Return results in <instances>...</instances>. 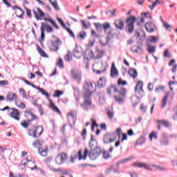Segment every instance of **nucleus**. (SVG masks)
<instances>
[{
	"mask_svg": "<svg viewBox=\"0 0 177 177\" xmlns=\"http://www.w3.org/2000/svg\"><path fill=\"white\" fill-rule=\"evenodd\" d=\"M93 89V84L90 81H86L84 84L83 92L84 93V104H82L84 110L86 109V106H91L92 104V101L91 100V96L92 95V91Z\"/></svg>",
	"mask_w": 177,
	"mask_h": 177,
	"instance_id": "obj_1",
	"label": "nucleus"
},
{
	"mask_svg": "<svg viewBox=\"0 0 177 177\" xmlns=\"http://www.w3.org/2000/svg\"><path fill=\"white\" fill-rule=\"evenodd\" d=\"M138 21V19L135 16H130L126 19V27L125 30L128 34H132L135 30V23Z\"/></svg>",
	"mask_w": 177,
	"mask_h": 177,
	"instance_id": "obj_2",
	"label": "nucleus"
},
{
	"mask_svg": "<svg viewBox=\"0 0 177 177\" xmlns=\"http://www.w3.org/2000/svg\"><path fill=\"white\" fill-rule=\"evenodd\" d=\"M134 167H137L138 168H145V169H147V171H153V168H156V169H159V171H167V169L165 167H163L162 166L160 165H150V164H146L145 162H134L133 163Z\"/></svg>",
	"mask_w": 177,
	"mask_h": 177,
	"instance_id": "obj_3",
	"label": "nucleus"
},
{
	"mask_svg": "<svg viewBox=\"0 0 177 177\" xmlns=\"http://www.w3.org/2000/svg\"><path fill=\"white\" fill-rule=\"evenodd\" d=\"M88 156V150L86 149L84 150V156H82V151H78V152L75 151L71 156V162L74 163L75 160L78 158L79 160H86V156Z\"/></svg>",
	"mask_w": 177,
	"mask_h": 177,
	"instance_id": "obj_4",
	"label": "nucleus"
},
{
	"mask_svg": "<svg viewBox=\"0 0 177 177\" xmlns=\"http://www.w3.org/2000/svg\"><path fill=\"white\" fill-rule=\"evenodd\" d=\"M1 111H5V110H10V117L11 118H13L16 121L20 120V113H19V111L16 109H12L9 106H6L4 109H1Z\"/></svg>",
	"mask_w": 177,
	"mask_h": 177,
	"instance_id": "obj_5",
	"label": "nucleus"
},
{
	"mask_svg": "<svg viewBox=\"0 0 177 177\" xmlns=\"http://www.w3.org/2000/svg\"><path fill=\"white\" fill-rule=\"evenodd\" d=\"M44 145V141H41L39 140H36L33 143L32 146L34 147H37L38 153L41 157H44V154H45V147H42Z\"/></svg>",
	"mask_w": 177,
	"mask_h": 177,
	"instance_id": "obj_6",
	"label": "nucleus"
},
{
	"mask_svg": "<svg viewBox=\"0 0 177 177\" xmlns=\"http://www.w3.org/2000/svg\"><path fill=\"white\" fill-rule=\"evenodd\" d=\"M117 140V133H107L104 136V143L107 145L109 143H113V142H115Z\"/></svg>",
	"mask_w": 177,
	"mask_h": 177,
	"instance_id": "obj_7",
	"label": "nucleus"
},
{
	"mask_svg": "<svg viewBox=\"0 0 177 177\" xmlns=\"http://www.w3.org/2000/svg\"><path fill=\"white\" fill-rule=\"evenodd\" d=\"M27 164H28L29 168L31 169V171H33V169H38V167H37V166H35V162L31 160V159H29L28 157L22 160L21 165H20V167H23V165H24V167H26L27 165Z\"/></svg>",
	"mask_w": 177,
	"mask_h": 177,
	"instance_id": "obj_8",
	"label": "nucleus"
},
{
	"mask_svg": "<svg viewBox=\"0 0 177 177\" xmlns=\"http://www.w3.org/2000/svg\"><path fill=\"white\" fill-rule=\"evenodd\" d=\"M135 93H138L141 96V97H143L145 96V91L143 90V82L139 80L135 87Z\"/></svg>",
	"mask_w": 177,
	"mask_h": 177,
	"instance_id": "obj_9",
	"label": "nucleus"
},
{
	"mask_svg": "<svg viewBox=\"0 0 177 177\" xmlns=\"http://www.w3.org/2000/svg\"><path fill=\"white\" fill-rule=\"evenodd\" d=\"M100 154H102V149H95L91 150L89 152L88 151L87 156H88L89 158L93 161L97 160V157H99Z\"/></svg>",
	"mask_w": 177,
	"mask_h": 177,
	"instance_id": "obj_10",
	"label": "nucleus"
},
{
	"mask_svg": "<svg viewBox=\"0 0 177 177\" xmlns=\"http://www.w3.org/2000/svg\"><path fill=\"white\" fill-rule=\"evenodd\" d=\"M126 93H127V90L124 88H121L119 91L120 96L115 95V97H114L115 102H118V103H119V104L124 103V98L125 97Z\"/></svg>",
	"mask_w": 177,
	"mask_h": 177,
	"instance_id": "obj_11",
	"label": "nucleus"
},
{
	"mask_svg": "<svg viewBox=\"0 0 177 177\" xmlns=\"http://www.w3.org/2000/svg\"><path fill=\"white\" fill-rule=\"evenodd\" d=\"M68 158V156L67 154H66L65 153H62L56 157L55 162L58 165H62L63 162H65V161H67Z\"/></svg>",
	"mask_w": 177,
	"mask_h": 177,
	"instance_id": "obj_12",
	"label": "nucleus"
},
{
	"mask_svg": "<svg viewBox=\"0 0 177 177\" xmlns=\"http://www.w3.org/2000/svg\"><path fill=\"white\" fill-rule=\"evenodd\" d=\"M51 46L50 47V50L53 52H57L59 50V46L62 45V40L59 38H56V40L51 41Z\"/></svg>",
	"mask_w": 177,
	"mask_h": 177,
	"instance_id": "obj_13",
	"label": "nucleus"
},
{
	"mask_svg": "<svg viewBox=\"0 0 177 177\" xmlns=\"http://www.w3.org/2000/svg\"><path fill=\"white\" fill-rule=\"evenodd\" d=\"M71 74L73 80L78 82H81V80H82V73L81 71L71 70Z\"/></svg>",
	"mask_w": 177,
	"mask_h": 177,
	"instance_id": "obj_14",
	"label": "nucleus"
},
{
	"mask_svg": "<svg viewBox=\"0 0 177 177\" xmlns=\"http://www.w3.org/2000/svg\"><path fill=\"white\" fill-rule=\"evenodd\" d=\"M84 53L82 50H81V48H78V46H76L75 48L73 50V56L76 57V59H81Z\"/></svg>",
	"mask_w": 177,
	"mask_h": 177,
	"instance_id": "obj_15",
	"label": "nucleus"
},
{
	"mask_svg": "<svg viewBox=\"0 0 177 177\" xmlns=\"http://www.w3.org/2000/svg\"><path fill=\"white\" fill-rule=\"evenodd\" d=\"M33 13L37 20H41V19H42V17H44V16L45 15V14L42 12V11L39 8H35L33 10Z\"/></svg>",
	"mask_w": 177,
	"mask_h": 177,
	"instance_id": "obj_16",
	"label": "nucleus"
},
{
	"mask_svg": "<svg viewBox=\"0 0 177 177\" xmlns=\"http://www.w3.org/2000/svg\"><path fill=\"white\" fill-rule=\"evenodd\" d=\"M91 57H93V59H100L101 57H103V55L104 53L103 51L100 50H96L95 53H93V50H91Z\"/></svg>",
	"mask_w": 177,
	"mask_h": 177,
	"instance_id": "obj_17",
	"label": "nucleus"
},
{
	"mask_svg": "<svg viewBox=\"0 0 177 177\" xmlns=\"http://www.w3.org/2000/svg\"><path fill=\"white\" fill-rule=\"evenodd\" d=\"M50 104L49 107L54 111V113H56L57 114H59V115H62V111H60V109L55 105V103H53V101L52 100H49Z\"/></svg>",
	"mask_w": 177,
	"mask_h": 177,
	"instance_id": "obj_18",
	"label": "nucleus"
},
{
	"mask_svg": "<svg viewBox=\"0 0 177 177\" xmlns=\"http://www.w3.org/2000/svg\"><path fill=\"white\" fill-rule=\"evenodd\" d=\"M155 27L156 25L151 21L147 22L145 24V28L147 32H154Z\"/></svg>",
	"mask_w": 177,
	"mask_h": 177,
	"instance_id": "obj_19",
	"label": "nucleus"
},
{
	"mask_svg": "<svg viewBox=\"0 0 177 177\" xmlns=\"http://www.w3.org/2000/svg\"><path fill=\"white\" fill-rule=\"evenodd\" d=\"M119 166H111L109 168L105 170V174H110V172H114V174H120Z\"/></svg>",
	"mask_w": 177,
	"mask_h": 177,
	"instance_id": "obj_20",
	"label": "nucleus"
},
{
	"mask_svg": "<svg viewBox=\"0 0 177 177\" xmlns=\"http://www.w3.org/2000/svg\"><path fill=\"white\" fill-rule=\"evenodd\" d=\"M115 26L118 30H124V21H122V19H117L115 21Z\"/></svg>",
	"mask_w": 177,
	"mask_h": 177,
	"instance_id": "obj_21",
	"label": "nucleus"
},
{
	"mask_svg": "<svg viewBox=\"0 0 177 177\" xmlns=\"http://www.w3.org/2000/svg\"><path fill=\"white\" fill-rule=\"evenodd\" d=\"M118 75V70L115 67V64L113 63L111 68V77L112 78H114V77H117Z\"/></svg>",
	"mask_w": 177,
	"mask_h": 177,
	"instance_id": "obj_22",
	"label": "nucleus"
},
{
	"mask_svg": "<svg viewBox=\"0 0 177 177\" xmlns=\"http://www.w3.org/2000/svg\"><path fill=\"white\" fill-rule=\"evenodd\" d=\"M6 100L8 102H13L14 100H17V95L14 93H8L7 94Z\"/></svg>",
	"mask_w": 177,
	"mask_h": 177,
	"instance_id": "obj_23",
	"label": "nucleus"
},
{
	"mask_svg": "<svg viewBox=\"0 0 177 177\" xmlns=\"http://www.w3.org/2000/svg\"><path fill=\"white\" fill-rule=\"evenodd\" d=\"M106 82H107L106 77H100L97 82L98 88H104V86H106Z\"/></svg>",
	"mask_w": 177,
	"mask_h": 177,
	"instance_id": "obj_24",
	"label": "nucleus"
},
{
	"mask_svg": "<svg viewBox=\"0 0 177 177\" xmlns=\"http://www.w3.org/2000/svg\"><path fill=\"white\" fill-rule=\"evenodd\" d=\"M156 122L158 124H160V125H163V127H165L166 128H169V127H171L172 124H171V122L167 121V120H156Z\"/></svg>",
	"mask_w": 177,
	"mask_h": 177,
	"instance_id": "obj_25",
	"label": "nucleus"
},
{
	"mask_svg": "<svg viewBox=\"0 0 177 177\" xmlns=\"http://www.w3.org/2000/svg\"><path fill=\"white\" fill-rule=\"evenodd\" d=\"M35 129L36 138H39L42 132H44V127L41 126H38L37 127H35Z\"/></svg>",
	"mask_w": 177,
	"mask_h": 177,
	"instance_id": "obj_26",
	"label": "nucleus"
},
{
	"mask_svg": "<svg viewBox=\"0 0 177 177\" xmlns=\"http://www.w3.org/2000/svg\"><path fill=\"white\" fill-rule=\"evenodd\" d=\"M129 75L133 78V80H136V77H138V71L135 68H130L129 70Z\"/></svg>",
	"mask_w": 177,
	"mask_h": 177,
	"instance_id": "obj_27",
	"label": "nucleus"
},
{
	"mask_svg": "<svg viewBox=\"0 0 177 177\" xmlns=\"http://www.w3.org/2000/svg\"><path fill=\"white\" fill-rule=\"evenodd\" d=\"M68 121L69 122V125H71V124H75V118L74 114L71 112L68 114Z\"/></svg>",
	"mask_w": 177,
	"mask_h": 177,
	"instance_id": "obj_28",
	"label": "nucleus"
},
{
	"mask_svg": "<svg viewBox=\"0 0 177 177\" xmlns=\"http://www.w3.org/2000/svg\"><path fill=\"white\" fill-rule=\"evenodd\" d=\"M131 49L134 53H142V52H143V48L140 46H138L137 48L136 46H133Z\"/></svg>",
	"mask_w": 177,
	"mask_h": 177,
	"instance_id": "obj_29",
	"label": "nucleus"
},
{
	"mask_svg": "<svg viewBox=\"0 0 177 177\" xmlns=\"http://www.w3.org/2000/svg\"><path fill=\"white\" fill-rule=\"evenodd\" d=\"M89 147L91 149V150H100V148H99V147H97V142H89Z\"/></svg>",
	"mask_w": 177,
	"mask_h": 177,
	"instance_id": "obj_30",
	"label": "nucleus"
},
{
	"mask_svg": "<svg viewBox=\"0 0 177 177\" xmlns=\"http://www.w3.org/2000/svg\"><path fill=\"white\" fill-rule=\"evenodd\" d=\"M117 91L118 90L117 89L116 85L111 86L109 88H107L106 93H108V95H111L112 92L115 93L117 92Z\"/></svg>",
	"mask_w": 177,
	"mask_h": 177,
	"instance_id": "obj_31",
	"label": "nucleus"
},
{
	"mask_svg": "<svg viewBox=\"0 0 177 177\" xmlns=\"http://www.w3.org/2000/svg\"><path fill=\"white\" fill-rule=\"evenodd\" d=\"M169 143L168 140V137L166 136L165 134L162 135V139L160 140V144L162 146H167Z\"/></svg>",
	"mask_w": 177,
	"mask_h": 177,
	"instance_id": "obj_32",
	"label": "nucleus"
},
{
	"mask_svg": "<svg viewBox=\"0 0 177 177\" xmlns=\"http://www.w3.org/2000/svg\"><path fill=\"white\" fill-rule=\"evenodd\" d=\"M169 96V93H166L165 97H163L162 100V106L161 107L164 109L165 106H167V102L168 100V97Z\"/></svg>",
	"mask_w": 177,
	"mask_h": 177,
	"instance_id": "obj_33",
	"label": "nucleus"
},
{
	"mask_svg": "<svg viewBox=\"0 0 177 177\" xmlns=\"http://www.w3.org/2000/svg\"><path fill=\"white\" fill-rule=\"evenodd\" d=\"M45 21H49V23H50L52 26H53V27L56 28V30H59V25H57V24H56V21H53L52 19L45 18Z\"/></svg>",
	"mask_w": 177,
	"mask_h": 177,
	"instance_id": "obj_34",
	"label": "nucleus"
},
{
	"mask_svg": "<svg viewBox=\"0 0 177 177\" xmlns=\"http://www.w3.org/2000/svg\"><path fill=\"white\" fill-rule=\"evenodd\" d=\"M94 26L99 32H102V31H103V24L100 23H94Z\"/></svg>",
	"mask_w": 177,
	"mask_h": 177,
	"instance_id": "obj_35",
	"label": "nucleus"
},
{
	"mask_svg": "<svg viewBox=\"0 0 177 177\" xmlns=\"http://www.w3.org/2000/svg\"><path fill=\"white\" fill-rule=\"evenodd\" d=\"M56 66L59 68H64V64L63 63V59L59 58L58 61L56 63Z\"/></svg>",
	"mask_w": 177,
	"mask_h": 177,
	"instance_id": "obj_36",
	"label": "nucleus"
},
{
	"mask_svg": "<svg viewBox=\"0 0 177 177\" xmlns=\"http://www.w3.org/2000/svg\"><path fill=\"white\" fill-rule=\"evenodd\" d=\"M45 30V24L44 23L41 24V39L39 40L40 44H42V42L44 41V31Z\"/></svg>",
	"mask_w": 177,
	"mask_h": 177,
	"instance_id": "obj_37",
	"label": "nucleus"
},
{
	"mask_svg": "<svg viewBox=\"0 0 177 177\" xmlns=\"http://www.w3.org/2000/svg\"><path fill=\"white\" fill-rule=\"evenodd\" d=\"M26 117H30V119L32 120H37V116L35 115L32 114L30 111H26Z\"/></svg>",
	"mask_w": 177,
	"mask_h": 177,
	"instance_id": "obj_38",
	"label": "nucleus"
},
{
	"mask_svg": "<svg viewBox=\"0 0 177 177\" xmlns=\"http://www.w3.org/2000/svg\"><path fill=\"white\" fill-rule=\"evenodd\" d=\"M129 160H131V158H127L124 159H122L121 160L116 162V165L118 167H120V165H121V164H125V162H128V161H129Z\"/></svg>",
	"mask_w": 177,
	"mask_h": 177,
	"instance_id": "obj_39",
	"label": "nucleus"
},
{
	"mask_svg": "<svg viewBox=\"0 0 177 177\" xmlns=\"http://www.w3.org/2000/svg\"><path fill=\"white\" fill-rule=\"evenodd\" d=\"M28 136H33L34 138H36V134H35V127H32L28 130Z\"/></svg>",
	"mask_w": 177,
	"mask_h": 177,
	"instance_id": "obj_40",
	"label": "nucleus"
},
{
	"mask_svg": "<svg viewBox=\"0 0 177 177\" xmlns=\"http://www.w3.org/2000/svg\"><path fill=\"white\" fill-rule=\"evenodd\" d=\"M145 142H146V138H145V136H142L138 140H137L136 145H143V143H145Z\"/></svg>",
	"mask_w": 177,
	"mask_h": 177,
	"instance_id": "obj_41",
	"label": "nucleus"
},
{
	"mask_svg": "<svg viewBox=\"0 0 177 177\" xmlns=\"http://www.w3.org/2000/svg\"><path fill=\"white\" fill-rule=\"evenodd\" d=\"M103 26V30L104 31V32H106V31H107V30H109V28H111V26L110 25V23L109 22H105L104 24H102Z\"/></svg>",
	"mask_w": 177,
	"mask_h": 177,
	"instance_id": "obj_42",
	"label": "nucleus"
},
{
	"mask_svg": "<svg viewBox=\"0 0 177 177\" xmlns=\"http://www.w3.org/2000/svg\"><path fill=\"white\" fill-rule=\"evenodd\" d=\"M77 38H80V39H85V38H86V32L85 31L80 32Z\"/></svg>",
	"mask_w": 177,
	"mask_h": 177,
	"instance_id": "obj_43",
	"label": "nucleus"
},
{
	"mask_svg": "<svg viewBox=\"0 0 177 177\" xmlns=\"http://www.w3.org/2000/svg\"><path fill=\"white\" fill-rule=\"evenodd\" d=\"M64 59L66 62L73 60V57H71V52L68 51V53L64 56Z\"/></svg>",
	"mask_w": 177,
	"mask_h": 177,
	"instance_id": "obj_44",
	"label": "nucleus"
},
{
	"mask_svg": "<svg viewBox=\"0 0 177 177\" xmlns=\"http://www.w3.org/2000/svg\"><path fill=\"white\" fill-rule=\"evenodd\" d=\"M16 14L17 17H21L23 16V10H21V8L16 7Z\"/></svg>",
	"mask_w": 177,
	"mask_h": 177,
	"instance_id": "obj_45",
	"label": "nucleus"
},
{
	"mask_svg": "<svg viewBox=\"0 0 177 177\" xmlns=\"http://www.w3.org/2000/svg\"><path fill=\"white\" fill-rule=\"evenodd\" d=\"M153 139H158V136H157V132L153 131L150 135H149V140L151 142Z\"/></svg>",
	"mask_w": 177,
	"mask_h": 177,
	"instance_id": "obj_46",
	"label": "nucleus"
},
{
	"mask_svg": "<svg viewBox=\"0 0 177 177\" xmlns=\"http://www.w3.org/2000/svg\"><path fill=\"white\" fill-rule=\"evenodd\" d=\"M149 49H148V52H149V53H154V52H156V48H154V46H150V44H147Z\"/></svg>",
	"mask_w": 177,
	"mask_h": 177,
	"instance_id": "obj_47",
	"label": "nucleus"
},
{
	"mask_svg": "<svg viewBox=\"0 0 177 177\" xmlns=\"http://www.w3.org/2000/svg\"><path fill=\"white\" fill-rule=\"evenodd\" d=\"M51 5L53 6V8L55 9V10H60V8H59V6L57 5V0H55L53 2H52Z\"/></svg>",
	"mask_w": 177,
	"mask_h": 177,
	"instance_id": "obj_48",
	"label": "nucleus"
},
{
	"mask_svg": "<svg viewBox=\"0 0 177 177\" xmlns=\"http://www.w3.org/2000/svg\"><path fill=\"white\" fill-rule=\"evenodd\" d=\"M51 5L53 6V8L55 9V10H60V8H59V6L57 5V0H55L53 2H52Z\"/></svg>",
	"mask_w": 177,
	"mask_h": 177,
	"instance_id": "obj_49",
	"label": "nucleus"
},
{
	"mask_svg": "<svg viewBox=\"0 0 177 177\" xmlns=\"http://www.w3.org/2000/svg\"><path fill=\"white\" fill-rule=\"evenodd\" d=\"M5 151H6V149L0 147V156L2 157L3 160H5V156L3 155V153H5Z\"/></svg>",
	"mask_w": 177,
	"mask_h": 177,
	"instance_id": "obj_50",
	"label": "nucleus"
},
{
	"mask_svg": "<svg viewBox=\"0 0 177 177\" xmlns=\"http://www.w3.org/2000/svg\"><path fill=\"white\" fill-rule=\"evenodd\" d=\"M45 29L46 30L47 32H53V28L48 24H45Z\"/></svg>",
	"mask_w": 177,
	"mask_h": 177,
	"instance_id": "obj_51",
	"label": "nucleus"
},
{
	"mask_svg": "<svg viewBox=\"0 0 177 177\" xmlns=\"http://www.w3.org/2000/svg\"><path fill=\"white\" fill-rule=\"evenodd\" d=\"M127 84H128V82L125 80L122 81L121 78L118 80V85H122L124 86V85H127Z\"/></svg>",
	"mask_w": 177,
	"mask_h": 177,
	"instance_id": "obj_52",
	"label": "nucleus"
},
{
	"mask_svg": "<svg viewBox=\"0 0 177 177\" xmlns=\"http://www.w3.org/2000/svg\"><path fill=\"white\" fill-rule=\"evenodd\" d=\"M54 97H59V96H62L63 95V91H60L59 90H57L55 91Z\"/></svg>",
	"mask_w": 177,
	"mask_h": 177,
	"instance_id": "obj_53",
	"label": "nucleus"
},
{
	"mask_svg": "<svg viewBox=\"0 0 177 177\" xmlns=\"http://www.w3.org/2000/svg\"><path fill=\"white\" fill-rule=\"evenodd\" d=\"M66 31H67V32H68L69 35L71 37H72V38L75 39V35H74V32H73V30H71V29L68 28H66Z\"/></svg>",
	"mask_w": 177,
	"mask_h": 177,
	"instance_id": "obj_54",
	"label": "nucleus"
},
{
	"mask_svg": "<svg viewBox=\"0 0 177 177\" xmlns=\"http://www.w3.org/2000/svg\"><path fill=\"white\" fill-rule=\"evenodd\" d=\"M80 21L82 23V26L83 28H84L85 30H88V28H89V26H88V24H86V22H85L84 20H81Z\"/></svg>",
	"mask_w": 177,
	"mask_h": 177,
	"instance_id": "obj_55",
	"label": "nucleus"
},
{
	"mask_svg": "<svg viewBox=\"0 0 177 177\" xmlns=\"http://www.w3.org/2000/svg\"><path fill=\"white\" fill-rule=\"evenodd\" d=\"M141 15L145 16V19H151V14L150 12H142Z\"/></svg>",
	"mask_w": 177,
	"mask_h": 177,
	"instance_id": "obj_56",
	"label": "nucleus"
},
{
	"mask_svg": "<svg viewBox=\"0 0 177 177\" xmlns=\"http://www.w3.org/2000/svg\"><path fill=\"white\" fill-rule=\"evenodd\" d=\"M106 114L110 120H113V117H114V113H113L111 111H108Z\"/></svg>",
	"mask_w": 177,
	"mask_h": 177,
	"instance_id": "obj_57",
	"label": "nucleus"
},
{
	"mask_svg": "<svg viewBox=\"0 0 177 177\" xmlns=\"http://www.w3.org/2000/svg\"><path fill=\"white\" fill-rule=\"evenodd\" d=\"M17 106L20 107V109H26V104L22 102H17Z\"/></svg>",
	"mask_w": 177,
	"mask_h": 177,
	"instance_id": "obj_58",
	"label": "nucleus"
},
{
	"mask_svg": "<svg viewBox=\"0 0 177 177\" xmlns=\"http://www.w3.org/2000/svg\"><path fill=\"white\" fill-rule=\"evenodd\" d=\"M37 51L39 52V55L42 56L43 57H45V52L42 50V49L39 47L37 48Z\"/></svg>",
	"mask_w": 177,
	"mask_h": 177,
	"instance_id": "obj_59",
	"label": "nucleus"
},
{
	"mask_svg": "<svg viewBox=\"0 0 177 177\" xmlns=\"http://www.w3.org/2000/svg\"><path fill=\"white\" fill-rule=\"evenodd\" d=\"M48 168L50 169V171H53V172H60V169H55L53 168V166L48 165Z\"/></svg>",
	"mask_w": 177,
	"mask_h": 177,
	"instance_id": "obj_60",
	"label": "nucleus"
},
{
	"mask_svg": "<svg viewBox=\"0 0 177 177\" xmlns=\"http://www.w3.org/2000/svg\"><path fill=\"white\" fill-rule=\"evenodd\" d=\"M164 57H169V50L168 48L165 49L164 51Z\"/></svg>",
	"mask_w": 177,
	"mask_h": 177,
	"instance_id": "obj_61",
	"label": "nucleus"
},
{
	"mask_svg": "<svg viewBox=\"0 0 177 177\" xmlns=\"http://www.w3.org/2000/svg\"><path fill=\"white\" fill-rule=\"evenodd\" d=\"M0 85H1L2 86L5 85H9V82L8 80H3V81L0 80Z\"/></svg>",
	"mask_w": 177,
	"mask_h": 177,
	"instance_id": "obj_62",
	"label": "nucleus"
},
{
	"mask_svg": "<svg viewBox=\"0 0 177 177\" xmlns=\"http://www.w3.org/2000/svg\"><path fill=\"white\" fill-rule=\"evenodd\" d=\"M143 23H145V17H142L139 21V19H138V26H140L142 24H143Z\"/></svg>",
	"mask_w": 177,
	"mask_h": 177,
	"instance_id": "obj_63",
	"label": "nucleus"
},
{
	"mask_svg": "<svg viewBox=\"0 0 177 177\" xmlns=\"http://www.w3.org/2000/svg\"><path fill=\"white\" fill-rule=\"evenodd\" d=\"M171 165L173 167H177V160H171Z\"/></svg>",
	"mask_w": 177,
	"mask_h": 177,
	"instance_id": "obj_64",
	"label": "nucleus"
}]
</instances>
